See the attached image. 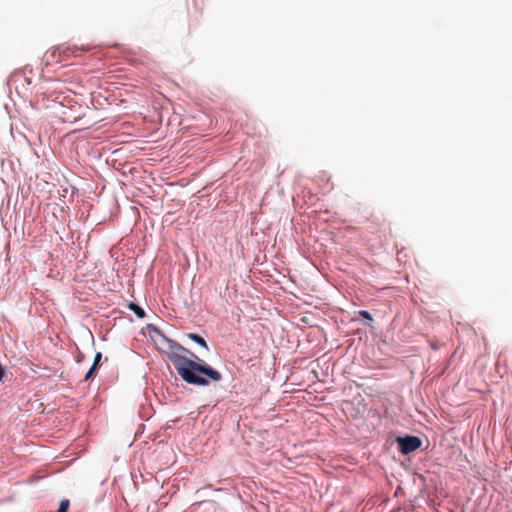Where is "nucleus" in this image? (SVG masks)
<instances>
[{"mask_svg": "<svg viewBox=\"0 0 512 512\" xmlns=\"http://www.w3.org/2000/svg\"><path fill=\"white\" fill-rule=\"evenodd\" d=\"M46 57H47V61H51V62H62V61H66V57H63V55H59V54H56V58H51L48 56V52L46 53Z\"/></svg>", "mask_w": 512, "mask_h": 512, "instance_id": "obj_8", "label": "nucleus"}, {"mask_svg": "<svg viewBox=\"0 0 512 512\" xmlns=\"http://www.w3.org/2000/svg\"><path fill=\"white\" fill-rule=\"evenodd\" d=\"M88 48H85L83 46L78 47L76 45H58L56 47L51 48L48 51V56L51 58H56V54L63 55V57H66V60H68L72 56H76L78 51H85Z\"/></svg>", "mask_w": 512, "mask_h": 512, "instance_id": "obj_2", "label": "nucleus"}, {"mask_svg": "<svg viewBox=\"0 0 512 512\" xmlns=\"http://www.w3.org/2000/svg\"><path fill=\"white\" fill-rule=\"evenodd\" d=\"M101 357H102V354H101L100 352H98V353L95 355L93 365H92V367L89 369V371L86 373V375H85V377H84V380H85V381H88L89 379H91V378H93V377H94V374H95L96 368H97V366L99 365V362H100V360H101Z\"/></svg>", "mask_w": 512, "mask_h": 512, "instance_id": "obj_4", "label": "nucleus"}, {"mask_svg": "<svg viewBox=\"0 0 512 512\" xmlns=\"http://www.w3.org/2000/svg\"><path fill=\"white\" fill-rule=\"evenodd\" d=\"M187 337L190 338L191 340H193L194 342H196L197 344L201 345L202 347H204L206 350L209 349L206 341L200 335L194 334V333H189V334H187Z\"/></svg>", "mask_w": 512, "mask_h": 512, "instance_id": "obj_5", "label": "nucleus"}, {"mask_svg": "<svg viewBox=\"0 0 512 512\" xmlns=\"http://www.w3.org/2000/svg\"><path fill=\"white\" fill-rule=\"evenodd\" d=\"M176 349L191 355V358L177 352H172L169 355V359L173 363L177 373L186 383L206 386L209 384L207 378L214 382H218L222 379L220 372L213 369L205 361L199 359L194 353L181 345H177Z\"/></svg>", "mask_w": 512, "mask_h": 512, "instance_id": "obj_1", "label": "nucleus"}, {"mask_svg": "<svg viewBox=\"0 0 512 512\" xmlns=\"http://www.w3.org/2000/svg\"><path fill=\"white\" fill-rule=\"evenodd\" d=\"M397 443L402 454H409L420 448L422 441L417 436L398 437Z\"/></svg>", "mask_w": 512, "mask_h": 512, "instance_id": "obj_3", "label": "nucleus"}, {"mask_svg": "<svg viewBox=\"0 0 512 512\" xmlns=\"http://www.w3.org/2000/svg\"><path fill=\"white\" fill-rule=\"evenodd\" d=\"M69 508V500L65 499L60 502L58 512H67Z\"/></svg>", "mask_w": 512, "mask_h": 512, "instance_id": "obj_7", "label": "nucleus"}, {"mask_svg": "<svg viewBox=\"0 0 512 512\" xmlns=\"http://www.w3.org/2000/svg\"><path fill=\"white\" fill-rule=\"evenodd\" d=\"M5 376V370L3 368V366L0 364V382L3 380Z\"/></svg>", "mask_w": 512, "mask_h": 512, "instance_id": "obj_11", "label": "nucleus"}, {"mask_svg": "<svg viewBox=\"0 0 512 512\" xmlns=\"http://www.w3.org/2000/svg\"><path fill=\"white\" fill-rule=\"evenodd\" d=\"M358 314L365 319L373 320L372 315L366 310H360Z\"/></svg>", "mask_w": 512, "mask_h": 512, "instance_id": "obj_9", "label": "nucleus"}, {"mask_svg": "<svg viewBox=\"0 0 512 512\" xmlns=\"http://www.w3.org/2000/svg\"><path fill=\"white\" fill-rule=\"evenodd\" d=\"M129 309L132 310L137 315L138 318L143 319L145 317L144 310L137 304L131 302L129 304Z\"/></svg>", "mask_w": 512, "mask_h": 512, "instance_id": "obj_6", "label": "nucleus"}, {"mask_svg": "<svg viewBox=\"0 0 512 512\" xmlns=\"http://www.w3.org/2000/svg\"><path fill=\"white\" fill-rule=\"evenodd\" d=\"M26 363H27V365H29V368H30V370H31L33 373H37V371H38V365H35V364L31 363L28 359H26Z\"/></svg>", "mask_w": 512, "mask_h": 512, "instance_id": "obj_10", "label": "nucleus"}]
</instances>
